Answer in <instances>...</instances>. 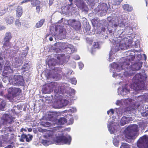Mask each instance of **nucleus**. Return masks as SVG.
Listing matches in <instances>:
<instances>
[{
  "instance_id": "8fccbe9b",
  "label": "nucleus",
  "mask_w": 148,
  "mask_h": 148,
  "mask_svg": "<svg viewBox=\"0 0 148 148\" xmlns=\"http://www.w3.org/2000/svg\"><path fill=\"white\" fill-rule=\"evenodd\" d=\"M123 99L121 100H117L115 102V104L118 106L123 105Z\"/></svg>"
},
{
  "instance_id": "5fc2aeb1",
  "label": "nucleus",
  "mask_w": 148,
  "mask_h": 148,
  "mask_svg": "<svg viewBox=\"0 0 148 148\" xmlns=\"http://www.w3.org/2000/svg\"><path fill=\"white\" fill-rule=\"evenodd\" d=\"M71 83L72 84L76 85L77 83V80L75 77L72 78L70 79Z\"/></svg>"
},
{
  "instance_id": "f8f14e48",
  "label": "nucleus",
  "mask_w": 148,
  "mask_h": 148,
  "mask_svg": "<svg viewBox=\"0 0 148 148\" xmlns=\"http://www.w3.org/2000/svg\"><path fill=\"white\" fill-rule=\"evenodd\" d=\"M110 115L113 114L114 112H115L119 117H120L122 115H126L128 116L129 114H131V111L129 110L128 108H127L125 109L121 108H117L114 109V110L113 109L110 110Z\"/></svg>"
},
{
  "instance_id": "7ed1b4c3",
  "label": "nucleus",
  "mask_w": 148,
  "mask_h": 148,
  "mask_svg": "<svg viewBox=\"0 0 148 148\" xmlns=\"http://www.w3.org/2000/svg\"><path fill=\"white\" fill-rule=\"evenodd\" d=\"M45 136L47 138L46 140H43L42 144L47 146L52 143V140H53L57 144L61 145L63 144L70 145L71 140V138L69 135L65 136L59 134H56L50 131H47Z\"/></svg>"
},
{
  "instance_id": "79ce46f5",
  "label": "nucleus",
  "mask_w": 148,
  "mask_h": 148,
  "mask_svg": "<svg viewBox=\"0 0 148 148\" xmlns=\"http://www.w3.org/2000/svg\"><path fill=\"white\" fill-rule=\"evenodd\" d=\"M30 1L31 4L33 7L36 6L40 3V1L39 0H31Z\"/></svg>"
},
{
  "instance_id": "09e8293b",
  "label": "nucleus",
  "mask_w": 148,
  "mask_h": 148,
  "mask_svg": "<svg viewBox=\"0 0 148 148\" xmlns=\"http://www.w3.org/2000/svg\"><path fill=\"white\" fill-rule=\"evenodd\" d=\"M72 71L70 70L69 69H67V71L63 73V75L66 76L67 75H71L72 73Z\"/></svg>"
},
{
  "instance_id": "6e6d98bb",
  "label": "nucleus",
  "mask_w": 148,
  "mask_h": 148,
  "mask_svg": "<svg viewBox=\"0 0 148 148\" xmlns=\"http://www.w3.org/2000/svg\"><path fill=\"white\" fill-rule=\"evenodd\" d=\"M76 8L75 7H72L71 5V7L70 8V13H75L76 12Z\"/></svg>"
},
{
  "instance_id": "2eb2a0df",
  "label": "nucleus",
  "mask_w": 148,
  "mask_h": 148,
  "mask_svg": "<svg viewBox=\"0 0 148 148\" xmlns=\"http://www.w3.org/2000/svg\"><path fill=\"white\" fill-rule=\"evenodd\" d=\"M142 58V56L140 54H139L137 55H135L134 56L133 55H130L129 56L126 58H121L122 61L124 62L123 63V64L125 63H126V64H129L130 62L131 61H135L136 62H138Z\"/></svg>"
},
{
  "instance_id": "13d9d810",
  "label": "nucleus",
  "mask_w": 148,
  "mask_h": 148,
  "mask_svg": "<svg viewBox=\"0 0 148 148\" xmlns=\"http://www.w3.org/2000/svg\"><path fill=\"white\" fill-rule=\"evenodd\" d=\"M28 65L27 63L25 64L22 67V69L24 71H27L28 69V67H27Z\"/></svg>"
},
{
  "instance_id": "37998d69",
  "label": "nucleus",
  "mask_w": 148,
  "mask_h": 148,
  "mask_svg": "<svg viewBox=\"0 0 148 148\" xmlns=\"http://www.w3.org/2000/svg\"><path fill=\"white\" fill-rule=\"evenodd\" d=\"M86 3L89 5L91 8L94 5V2H96L99 1V0H85Z\"/></svg>"
},
{
  "instance_id": "4d7b16f0",
  "label": "nucleus",
  "mask_w": 148,
  "mask_h": 148,
  "mask_svg": "<svg viewBox=\"0 0 148 148\" xmlns=\"http://www.w3.org/2000/svg\"><path fill=\"white\" fill-rule=\"evenodd\" d=\"M101 29V31L100 32L99 31V32H98V34H99L101 36H102V35L103 34V33H104L105 32V31L106 30V28L105 27H102Z\"/></svg>"
},
{
  "instance_id": "49530a36",
  "label": "nucleus",
  "mask_w": 148,
  "mask_h": 148,
  "mask_svg": "<svg viewBox=\"0 0 148 148\" xmlns=\"http://www.w3.org/2000/svg\"><path fill=\"white\" fill-rule=\"evenodd\" d=\"M131 146L128 144L125 143H122L120 148H131Z\"/></svg>"
},
{
  "instance_id": "a19ab883",
  "label": "nucleus",
  "mask_w": 148,
  "mask_h": 148,
  "mask_svg": "<svg viewBox=\"0 0 148 148\" xmlns=\"http://www.w3.org/2000/svg\"><path fill=\"white\" fill-rule=\"evenodd\" d=\"M45 19L44 18H42L40 20L36 25V27L37 28H39L41 27L45 22Z\"/></svg>"
},
{
  "instance_id": "b1692460",
  "label": "nucleus",
  "mask_w": 148,
  "mask_h": 148,
  "mask_svg": "<svg viewBox=\"0 0 148 148\" xmlns=\"http://www.w3.org/2000/svg\"><path fill=\"white\" fill-rule=\"evenodd\" d=\"M133 120V119L131 117L123 116L121 119L120 124L121 126H123Z\"/></svg>"
},
{
  "instance_id": "338daca9",
  "label": "nucleus",
  "mask_w": 148,
  "mask_h": 148,
  "mask_svg": "<svg viewBox=\"0 0 148 148\" xmlns=\"http://www.w3.org/2000/svg\"><path fill=\"white\" fill-rule=\"evenodd\" d=\"M86 40H87V41H88V42L89 44H92V41L91 39H90L89 38H87Z\"/></svg>"
},
{
  "instance_id": "393cba45",
  "label": "nucleus",
  "mask_w": 148,
  "mask_h": 148,
  "mask_svg": "<svg viewBox=\"0 0 148 148\" xmlns=\"http://www.w3.org/2000/svg\"><path fill=\"white\" fill-rule=\"evenodd\" d=\"M140 105L137 107L138 109L142 116L147 117L148 116V108H146V107H144V106H141L140 108L139 107Z\"/></svg>"
},
{
  "instance_id": "0e129e2a",
  "label": "nucleus",
  "mask_w": 148,
  "mask_h": 148,
  "mask_svg": "<svg viewBox=\"0 0 148 148\" xmlns=\"http://www.w3.org/2000/svg\"><path fill=\"white\" fill-rule=\"evenodd\" d=\"M6 130L10 132H11L12 131L13 129L11 127H6Z\"/></svg>"
},
{
  "instance_id": "774afa93",
  "label": "nucleus",
  "mask_w": 148,
  "mask_h": 148,
  "mask_svg": "<svg viewBox=\"0 0 148 148\" xmlns=\"http://www.w3.org/2000/svg\"><path fill=\"white\" fill-rule=\"evenodd\" d=\"M72 39L74 40H79V38L78 36H75L73 37Z\"/></svg>"
},
{
  "instance_id": "6ab92c4d",
  "label": "nucleus",
  "mask_w": 148,
  "mask_h": 148,
  "mask_svg": "<svg viewBox=\"0 0 148 148\" xmlns=\"http://www.w3.org/2000/svg\"><path fill=\"white\" fill-rule=\"evenodd\" d=\"M111 120V119H109L107 126L109 131L112 134L116 132L117 124L114 122L115 120L113 119Z\"/></svg>"
},
{
  "instance_id": "e2e57ef3",
  "label": "nucleus",
  "mask_w": 148,
  "mask_h": 148,
  "mask_svg": "<svg viewBox=\"0 0 148 148\" xmlns=\"http://www.w3.org/2000/svg\"><path fill=\"white\" fill-rule=\"evenodd\" d=\"M36 6V12L38 13H39L40 11V6L38 5Z\"/></svg>"
},
{
  "instance_id": "dca6fc26",
  "label": "nucleus",
  "mask_w": 148,
  "mask_h": 148,
  "mask_svg": "<svg viewBox=\"0 0 148 148\" xmlns=\"http://www.w3.org/2000/svg\"><path fill=\"white\" fill-rule=\"evenodd\" d=\"M10 84L13 85L23 86L24 84V81L22 76L16 75L14 76L13 78L9 81Z\"/></svg>"
},
{
  "instance_id": "39448f33",
  "label": "nucleus",
  "mask_w": 148,
  "mask_h": 148,
  "mask_svg": "<svg viewBox=\"0 0 148 148\" xmlns=\"http://www.w3.org/2000/svg\"><path fill=\"white\" fill-rule=\"evenodd\" d=\"M64 20L62 18L58 22V24L56 25L55 27H51L50 28L51 33L54 35L53 37L56 39V38L59 39H64L66 37V32L64 28V24L63 23Z\"/></svg>"
},
{
  "instance_id": "603ef678",
  "label": "nucleus",
  "mask_w": 148,
  "mask_h": 148,
  "mask_svg": "<svg viewBox=\"0 0 148 148\" xmlns=\"http://www.w3.org/2000/svg\"><path fill=\"white\" fill-rule=\"evenodd\" d=\"M77 111V109L75 107H73L69 109V110H68V111L69 112H75Z\"/></svg>"
},
{
  "instance_id": "3c124183",
  "label": "nucleus",
  "mask_w": 148,
  "mask_h": 148,
  "mask_svg": "<svg viewBox=\"0 0 148 148\" xmlns=\"http://www.w3.org/2000/svg\"><path fill=\"white\" fill-rule=\"evenodd\" d=\"M15 25L16 26L18 27H19L21 26V23L19 22V20L18 19L16 20L15 21Z\"/></svg>"
},
{
  "instance_id": "c03bdc74",
  "label": "nucleus",
  "mask_w": 148,
  "mask_h": 148,
  "mask_svg": "<svg viewBox=\"0 0 148 148\" xmlns=\"http://www.w3.org/2000/svg\"><path fill=\"white\" fill-rule=\"evenodd\" d=\"M65 58V55L64 54H58L57 55V59L60 62H61Z\"/></svg>"
},
{
  "instance_id": "f3484780",
  "label": "nucleus",
  "mask_w": 148,
  "mask_h": 148,
  "mask_svg": "<svg viewBox=\"0 0 148 148\" xmlns=\"http://www.w3.org/2000/svg\"><path fill=\"white\" fill-rule=\"evenodd\" d=\"M62 97H61L60 98H58L55 96L56 99H57L58 101L56 103L57 105L56 108H60L66 106L68 104L69 101L68 99H69V97L68 96H64L63 95Z\"/></svg>"
},
{
  "instance_id": "de8ad7c7",
  "label": "nucleus",
  "mask_w": 148,
  "mask_h": 148,
  "mask_svg": "<svg viewBox=\"0 0 148 148\" xmlns=\"http://www.w3.org/2000/svg\"><path fill=\"white\" fill-rule=\"evenodd\" d=\"M4 64L3 58L0 55V70L2 69V67Z\"/></svg>"
},
{
  "instance_id": "f704fd0d",
  "label": "nucleus",
  "mask_w": 148,
  "mask_h": 148,
  "mask_svg": "<svg viewBox=\"0 0 148 148\" xmlns=\"http://www.w3.org/2000/svg\"><path fill=\"white\" fill-rule=\"evenodd\" d=\"M71 7V6H70V5H67L64 7L62 9V12L65 14L70 13Z\"/></svg>"
},
{
  "instance_id": "ddd939ff",
  "label": "nucleus",
  "mask_w": 148,
  "mask_h": 148,
  "mask_svg": "<svg viewBox=\"0 0 148 148\" xmlns=\"http://www.w3.org/2000/svg\"><path fill=\"white\" fill-rule=\"evenodd\" d=\"M108 9L107 4L105 3H99L95 9V12L101 16L106 14Z\"/></svg>"
},
{
  "instance_id": "5701e85b",
  "label": "nucleus",
  "mask_w": 148,
  "mask_h": 148,
  "mask_svg": "<svg viewBox=\"0 0 148 148\" xmlns=\"http://www.w3.org/2000/svg\"><path fill=\"white\" fill-rule=\"evenodd\" d=\"M130 89L127 87V85H126L124 87H119L118 89L117 92L119 95L123 96L130 93Z\"/></svg>"
},
{
  "instance_id": "7c9ffc66",
  "label": "nucleus",
  "mask_w": 148,
  "mask_h": 148,
  "mask_svg": "<svg viewBox=\"0 0 148 148\" xmlns=\"http://www.w3.org/2000/svg\"><path fill=\"white\" fill-rule=\"evenodd\" d=\"M128 23L127 24L125 22L123 23V24L125 25L126 26H125V30L126 33L131 34L132 33V27L130 26L129 22L128 20Z\"/></svg>"
},
{
  "instance_id": "e433bc0d",
  "label": "nucleus",
  "mask_w": 148,
  "mask_h": 148,
  "mask_svg": "<svg viewBox=\"0 0 148 148\" xmlns=\"http://www.w3.org/2000/svg\"><path fill=\"white\" fill-rule=\"evenodd\" d=\"M23 13L22 8L21 7L18 6L17 8L16 15L17 17H20Z\"/></svg>"
},
{
  "instance_id": "9b49d317",
  "label": "nucleus",
  "mask_w": 148,
  "mask_h": 148,
  "mask_svg": "<svg viewBox=\"0 0 148 148\" xmlns=\"http://www.w3.org/2000/svg\"><path fill=\"white\" fill-rule=\"evenodd\" d=\"M8 94L6 98L10 101H12L13 98L19 95L21 92L19 88L11 87L8 89Z\"/></svg>"
},
{
  "instance_id": "cd10ccee",
  "label": "nucleus",
  "mask_w": 148,
  "mask_h": 148,
  "mask_svg": "<svg viewBox=\"0 0 148 148\" xmlns=\"http://www.w3.org/2000/svg\"><path fill=\"white\" fill-rule=\"evenodd\" d=\"M5 65L4 67L3 73L4 74H7L8 73H11L13 72L12 70L10 67V64L9 62H6Z\"/></svg>"
},
{
  "instance_id": "423d86ee",
  "label": "nucleus",
  "mask_w": 148,
  "mask_h": 148,
  "mask_svg": "<svg viewBox=\"0 0 148 148\" xmlns=\"http://www.w3.org/2000/svg\"><path fill=\"white\" fill-rule=\"evenodd\" d=\"M68 86L67 84L64 83L60 86L56 88L54 90L55 96L58 98L62 97L63 95L64 96H67L66 94L68 93V90H69V92L71 93V95H69V96H72V95H74L75 93V90L71 89Z\"/></svg>"
},
{
  "instance_id": "4c0bfd02",
  "label": "nucleus",
  "mask_w": 148,
  "mask_h": 148,
  "mask_svg": "<svg viewBox=\"0 0 148 148\" xmlns=\"http://www.w3.org/2000/svg\"><path fill=\"white\" fill-rule=\"evenodd\" d=\"M56 122L58 123V124H64L67 122L66 119L64 117H61L59 119L57 120L56 121Z\"/></svg>"
},
{
  "instance_id": "4468645a",
  "label": "nucleus",
  "mask_w": 148,
  "mask_h": 148,
  "mask_svg": "<svg viewBox=\"0 0 148 148\" xmlns=\"http://www.w3.org/2000/svg\"><path fill=\"white\" fill-rule=\"evenodd\" d=\"M137 145L133 148H148V136L145 135L140 137L137 142Z\"/></svg>"
},
{
  "instance_id": "c9c22d12",
  "label": "nucleus",
  "mask_w": 148,
  "mask_h": 148,
  "mask_svg": "<svg viewBox=\"0 0 148 148\" xmlns=\"http://www.w3.org/2000/svg\"><path fill=\"white\" fill-rule=\"evenodd\" d=\"M123 10L128 12L132 11L133 9L132 6L127 4H124L122 6Z\"/></svg>"
},
{
  "instance_id": "f257e3e1",
  "label": "nucleus",
  "mask_w": 148,
  "mask_h": 148,
  "mask_svg": "<svg viewBox=\"0 0 148 148\" xmlns=\"http://www.w3.org/2000/svg\"><path fill=\"white\" fill-rule=\"evenodd\" d=\"M107 20L112 25V27L116 30L113 34L115 38L114 40L115 51H119L120 49H125L128 48L132 43V39L129 36L122 39L123 36L122 34L125 31V26L123 24L124 22L127 24L128 19L125 17L124 14H119L117 12L113 14L111 16L107 18Z\"/></svg>"
},
{
  "instance_id": "864d4df0",
  "label": "nucleus",
  "mask_w": 148,
  "mask_h": 148,
  "mask_svg": "<svg viewBox=\"0 0 148 148\" xmlns=\"http://www.w3.org/2000/svg\"><path fill=\"white\" fill-rule=\"evenodd\" d=\"M6 12L5 10L4 9L2 8L0 6V16L3 15Z\"/></svg>"
},
{
  "instance_id": "4be33fe9",
  "label": "nucleus",
  "mask_w": 148,
  "mask_h": 148,
  "mask_svg": "<svg viewBox=\"0 0 148 148\" xmlns=\"http://www.w3.org/2000/svg\"><path fill=\"white\" fill-rule=\"evenodd\" d=\"M68 24L71 25L73 28L76 30H79L81 27V24L79 21L74 20H70L67 21Z\"/></svg>"
},
{
  "instance_id": "ea45409f",
  "label": "nucleus",
  "mask_w": 148,
  "mask_h": 148,
  "mask_svg": "<svg viewBox=\"0 0 148 148\" xmlns=\"http://www.w3.org/2000/svg\"><path fill=\"white\" fill-rule=\"evenodd\" d=\"M93 47L91 49L90 51L91 53L92 54L93 52L95 51V49L99 48H100V45L98 42H94Z\"/></svg>"
},
{
  "instance_id": "c85d7f7f",
  "label": "nucleus",
  "mask_w": 148,
  "mask_h": 148,
  "mask_svg": "<svg viewBox=\"0 0 148 148\" xmlns=\"http://www.w3.org/2000/svg\"><path fill=\"white\" fill-rule=\"evenodd\" d=\"M14 59L15 60V62L16 63L15 65V68L20 66L23 62V58L21 57V56H19L18 57H16Z\"/></svg>"
},
{
  "instance_id": "bb28decb",
  "label": "nucleus",
  "mask_w": 148,
  "mask_h": 148,
  "mask_svg": "<svg viewBox=\"0 0 148 148\" xmlns=\"http://www.w3.org/2000/svg\"><path fill=\"white\" fill-rule=\"evenodd\" d=\"M2 92H1L0 93V110H3L6 105V103L4 100L2 99ZM1 123H0V128L1 126Z\"/></svg>"
},
{
  "instance_id": "69168bd1",
  "label": "nucleus",
  "mask_w": 148,
  "mask_h": 148,
  "mask_svg": "<svg viewBox=\"0 0 148 148\" xmlns=\"http://www.w3.org/2000/svg\"><path fill=\"white\" fill-rule=\"evenodd\" d=\"M73 58L75 60H78L80 59V57L78 55H75L73 57Z\"/></svg>"
},
{
  "instance_id": "c756f323",
  "label": "nucleus",
  "mask_w": 148,
  "mask_h": 148,
  "mask_svg": "<svg viewBox=\"0 0 148 148\" xmlns=\"http://www.w3.org/2000/svg\"><path fill=\"white\" fill-rule=\"evenodd\" d=\"M115 45H114V46H112L113 48H111L109 53V58H108V60L110 62L112 61L113 60V59L114 58H113V57L114 56L113 54L115 52H116L118 51H115V49H114V48H115Z\"/></svg>"
},
{
  "instance_id": "6e6552de",
  "label": "nucleus",
  "mask_w": 148,
  "mask_h": 148,
  "mask_svg": "<svg viewBox=\"0 0 148 148\" xmlns=\"http://www.w3.org/2000/svg\"><path fill=\"white\" fill-rule=\"evenodd\" d=\"M58 61L56 59L51 58L50 60H46V63L48 66L52 69L48 75V78L49 79H53L54 80H57L59 79L60 75L56 71L59 70V68L54 67V66L57 64Z\"/></svg>"
},
{
  "instance_id": "a18cd8bd",
  "label": "nucleus",
  "mask_w": 148,
  "mask_h": 148,
  "mask_svg": "<svg viewBox=\"0 0 148 148\" xmlns=\"http://www.w3.org/2000/svg\"><path fill=\"white\" fill-rule=\"evenodd\" d=\"M52 123H52L51 122L47 121L45 122L42 123V125L44 127H52V125H53Z\"/></svg>"
},
{
  "instance_id": "58836bf2",
  "label": "nucleus",
  "mask_w": 148,
  "mask_h": 148,
  "mask_svg": "<svg viewBox=\"0 0 148 148\" xmlns=\"http://www.w3.org/2000/svg\"><path fill=\"white\" fill-rule=\"evenodd\" d=\"M14 18L13 16H8L5 18L6 23L8 24H11L14 22Z\"/></svg>"
},
{
  "instance_id": "a878e982",
  "label": "nucleus",
  "mask_w": 148,
  "mask_h": 148,
  "mask_svg": "<svg viewBox=\"0 0 148 148\" xmlns=\"http://www.w3.org/2000/svg\"><path fill=\"white\" fill-rule=\"evenodd\" d=\"M33 136L32 135L28 134L26 135L24 134V133L21 135V138H20V141L22 142H24V139H25L27 142H29L32 140Z\"/></svg>"
},
{
  "instance_id": "412c9836",
  "label": "nucleus",
  "mask_w": 148,
  "mask_h": 148,
  "mask_svg": "<svg viewBox=\"0 0 148 148\" xmlns=\"http://www.w3.org/2000/svg\"><path fill=\"white\" fill-rule=\"evenodd\" d=\"M12 38L11 34L10 32L6 33L3 38L4 43L3 46L4 47H6L7 48H9L10 47L11 44L9 41Z\"/></svg>"
},
{
  "instance_id": "1a4fd4ad",
  "label": "nucleus",
  "mask_w": 148,
  "mask_h": 148,
  "mask_svg": "<svg viewBox=\"0 0 148 148\" xmlns=\"http://www.w3.org/2000/svg\"><path fill=\"white\" fill-rule=\"evenodd\" d=\"M55 47L53 49L56 53L62 51V50H65L67 53H72L76 51V49L71 45L69 44L67 42H58L56 43Z\"/></svg>"
},
{
  "instance_id": "f03ea898",
  "label": "nucleus",
  "mask_w": 148,
  "mask_h": 148,
  "mask_svg": "<svg viewBox=\"0 0 148 148\" xmlns=\"http://www.w3.org/2000/svg\"><path fill=\"white\" fill-rule=\"evenodd\" d=\"M131 61L128 64L126 63L123 64L124 62L121 59L119 64L113 63L111 64L110 71L113 73L112 76L116 79H123L125 77L132 75L135 73V71L140 70L142 66L143 62L141 61L136 62L130 66Z\"/></svg>"
},
{
  "instance_id": "2f4dec72",
  "label": "nucleus",
  "mask_w": 148,
  "mask_h": 148,
  "mask_svg": "<svg viewBox=\"0 0 148 148\" xmlns=\"http://www.w3.org/2000/svg\"><path fill=\"white\" fill-rule=\"evenodd\" d=\"M56 116V114L55 112H49L47 115V118L50 121H51L54 120Z\"/></svg>"
},
{
  "instance_id": "aec40b11",
  "label": "nucleus",
  "mask_w": 148,
  "mask_h": 148,
  "mask_svg": "<svg viewBox=\"0 0 148 148\" xmlns=\"http://www.w3.org/2000/svg\"><path fill=\"white\" fill-rule=\"evenodd\" d=\"M75 3L77 7L82 11L88 12V7L83 0H77Z\"/></svg>"
},
{
  "instance_id": "bf43d9fd",
  "label": "nucleus",
  "mask_w": 148,
  "mask_h": 148,
  "mask_svg": "<svg viewBox=\"0 0 148 148\" xmlns=\"http://www.w3.org/2000/svg\"><path fill=\"white\" fill-rule=\"evenodd\" d=\"M78 65L79 66V69L80 70H81L82 69L84 66L83 64L81 62H79L78 63Z\"/></svg>"
},
{
  "instance_id": "9d476101",
  "label": "nucleus",
  "mask_w": 148,
  "mask_h": 148,
  "mask_svg": "<svg viewBox=\"0 0 148 148\" xmlns=\"http://www.w3.org/2000/svg\"><path fill=\"white\" fill-rule=\"evenodd\" d=\"M142 97H143L140 95L133 97L132 99L129 98L123 99V105L130 106L134 105L135 106L138 107L140 106V103L137 104V103L142 101Z\"/></svg>"
},
{
  "instance_id": "20e7f679",
  "label": "nucleus",
  "mask_w": 148,
  "mask_h": 148,
  "mask_svg": "<svg viewBox=\"0 0 148 148\" xmlns=\"http://www.w3.org/2000/svg\"><path fill=\"white\" fill-rule=\"evenodd\" d=\"M147 77L145 73H137L134 77L132 82L130 86V88L133 89L134 91H131V93L133 94L137 93L138 91L143 90L145 87V82Z\"/></svg>"
},
{
  "instance_id": "680f3d73",
  "label": "nucleus",
  "mask_w": 148,
  "mask_h": 148,
  "mask_svg": "<svg viewBox=\"0 0 148 148\" xmlns=\"http://www.w3.org/2000/svg\"><path fill=\"white\" fill-rule=\"evenodd\" d=\"M10 80H8V77H4V78L2 80L3 82L5 83H6L9 82V81Z\"/></svg>"
},
{
  "instance_id": "052dcab7",
  "label": "nucleus",
  "mask_w": 148,
  "mask_h": 148,
  "mask_svg": "<svg viewBox=\"0 0 148 148\" xmlns=\"http://www.w3.org/2000/svg\"><path fill=\"white\" fill-rule=\"evenodd\" d=\"M13 143V142L10 145L7 146L5 148H13L14 145Z\"/></svg>"
},
{
  "instance_id": "473e14b6",
  "label": "nucleus",
  "mask_w": 148,
  "mask_h": 148,
  "mask_svg": "<svg viewBox=\"0 0 148 148\" xmlns=\"http://www.w3.org/2000/svg\"><path fill=\"white\" fill-rule=\"evenodd\" d=\"M121 136H114L113 140V143L114 145L117 147L119 144V140Z\"/></svg>"
},
{
  "instance_id": "72a5a7b5",
  "label": "nucleus",
  "mask_w": 148,
  "mask_h": 148,
  "mask_svg": "<svg viewBox=\"0 0 148 148\" xmlns=\"http://www.w3.org/2000/svg\"><path fill=\"white\" fill-rule=\"evenodd\" d=\"M52 91V89L49 86V85L48 84L44 86L43 89V92L44 93H49Z\"/></svg>"
},
{
  "instance_id": "0eeeda50",
  "label": "nucleus",
  "mask_w": 148,
  "mask_h": 148,
  "mask_svg": "<svg viewBox=\"0 0 148 148\" xmlns=\"http://www.w3.org/2000/svg\"><path fill=\"white\" fill-rule=\"evenodd\" d=\"M139 130L138 126L136 124L129 125L125 130V140L129 143L132 142L138 135Z\"/></svg>"
},
{
  "instance_id": "a211bd4d",
  "label": "nucleus",
  "mask_w": 148,
  "mask_h": 148,
  "mask_svg": "<svg viewBox=\"0 0 148 148\" xmlns=\"http://www.w3.org/2000/svg\"><path fill=\"white\" fill-rule=\"evenodd\" d=\"M15 119L14 117L7 114H3L2 117L1 122L3 125H8L14 122L13 120Z\"/></svg>"
}]
</instances>
